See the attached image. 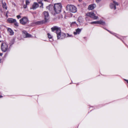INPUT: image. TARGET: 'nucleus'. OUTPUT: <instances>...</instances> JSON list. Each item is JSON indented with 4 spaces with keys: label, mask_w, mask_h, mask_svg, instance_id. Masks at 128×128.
<instances>
[{
    "label": "nucleus",
    "mask_w": 128,
    "mask_h": 128,
    "mask_svg": "<svg viewBox=\"0 0 128 128\" xmlns=\"http://www.w3.org/2000/svg\"><path fill=\"white\" fill-rule=\"evenodd\" d=\"M16 17L18 19H19L21 18V16L20 15H17L16 16Z\"/></svg>",
    "instance_id": "393cba45"
},
{
    "label": "nucleus",
    "mask_w": 128,
    "mask_h": 128,
    "mask_svg": "<svg viewBox=\"0 0 128 128\" xmlns=\"http://www.w3.org/2000/svg\"><path fill=\"white\" fill-rule=\"evenodd\" d=\"M46 8L48 9L53 14H54L53 10L54 8V6L50 4L47 6Z\"/></svg>",
    "instance_id": "9d476101"
},
{
    "label": "nucleus",
    "mask_w": 128,
    "mask_h": 128,
    "mask_svg": "<svg viewBox=\"0 0 128 128\" xmlns=\"http://www.w3.org/2000/svg\"><path fill=\"white\" fill-rule=\"evenodd\" d=\"M2 54L0 53V56H2Z\"/></svg>",
    "instance_id": "bb28decb"
},
{
    "label": "nucleus",
    "mask_w": 128,
    "mask_h": 128,
    "mask_svg": "<svg viewBox=\"0 0 128 128\" xmlns=\"http://www.w3.org/2000/svg\"><path fill=\"white\" fill-rule=\"evenodd\" d=\"M22 32V34L24 38H29L31 36V35L28 33L25 30H23Z\"/></svg>",
    "instance_id": "1a4fd4ad"
},
{
    "label": "nucleus",
    "mask_w": 128,
    "mask_h": 128,
    "mask_svg": "<svg viewBox=\"0 0 128 128\" xmlns=\"http://www.w3.org/2000/svg\"><path fill=\"white\" fill-rule=\"evenodd\" d=\"M67 10L70 12L75 13L77 11V8L75 6L71 4H68L66 6Z\"/></svg>",
    "instance_id": "7ed1b4c3"
},
{
    "label": "nucleus",
    "mask_w": 128,
    "mask_h": 128,
    "mask_svg": "<svg viewBox=\"0 0 128 128\" xmlns=\"http://www.w3.org/2000/svg\"><path fill=\"white\" fill-rule=\"evenodd\" d=\"M37 1H38V4H41V6H40V7L43 8V3H42V1H39L38 0Z\"/></svg>",
    "instance_id": "a211bd4d"
},
{
    "label": "nucleus",
    "mask_w": 128,
    "mask_h": 128,
    "mask_svg": "<svg viewBox=\"0 0 128 128\" xmlns=\"http://www.w3.org/2000/svg\"><path fill=\"white\" fill-rule=\"evenodd\" d=\"M79 20V18H78V20Z\"/></svg>",
    "instance_id": "f704fd0d"
},
{
    "label": "nucleus",
    "mask_w": 128,
    "mask_h": 128,
    "mask_svg": "<svg viewBox=\"0 0 128 128\" xmlns=\"http://www.w3.org/2000/svg\"><path fill=\"white\" fill-rule=\"evenodd\" d=\"M107 30L108 31V32H109L110 33L112 34V32H110V31L109 30Z\"/></svg>",
    "instance_id": "c85d7f7f"
},
{
    "label": "nucleus",
    "mask_w": 128,
    "mask_h": 128,
    "mask_svg": "<svg viewBox=\"0 0 128 128\" xmlns=\"http://www.w3.org/2000/svg\"><path fill=\"white\" fill-rule=\"evenodd\" d=\"M23 8H26L27 7V6L26 4L23 6Z\"/></svg>",
    "instance_id": "b1692460"
},
{
    "label": "nucleus",
    "mask_w": 128,
    "mask_h": 128,
    "mask_svg": "<svg viewBox=\"0 0 128 128\" xmlns=\"http://www.w3.org/2000/svg\"><path fill=\"white\" fill-rule=\"evenodd\" d=\"M1 49L3 52H6L8 49L7 44L5 42L2 43L1 45Z\"/></svg>",
    "instance_id": "39448f33"
},
{
    "label": "nucleus",
    "mask_w": 128,
    "mask_h": 128,
    "mask_svg": "<svg viewBox=\"0 0 128 128\" xmlns=\"http://www.w3.org/2000/svg\"><path fill=\"white\" fill-rule=\"evenodd\" d=\"M28 19L26 17H24L22 19L20 20V23L24 25L28 23Z\"/></svg>",
    "instance_id": "20e7f679"
},
{
    "label": "nucleus",
    "mask_w": 128,
    "mask_h": 128,
    "mask_svg": "<svg viewBox=\"0 0 128 128\" xmlns=\"http://www.w3.org/2000/svg\"><path fill=\"white\" fill-rule=\"evenodd\" d=\"M30 2L28 0H26V4L27 6L29 4Z\"/></svg>",
    "instance_id": "aec40b11"
},
{
    "label": "nucleus",
    "mask_w": 128,
    "mask_h": 128,
    "mask_svg": "<svg viewBox=\"0 0 128 128\" xmlns=\"http://www.w3.org/2000/svg\"><path fill=\"white\" fill-rule=\"evenodd\" d=\"M125 80L128 83V80H126V79H125Z\"/></svg>",
    "instance_id": "cd10ccee"
},
{
    "label": "nucleus",
    "mask_w": 128,
    "mask_h": 128,
    "mask_svg": "<svg viewBox=\"0 0 128 128\" xmlns=\"http://www.w3.org/2000/svg\"><path fill=\"white\" fill-rule=\"evenodd\" d=\"M2 96H0V98H2Z\"/></svg>",
    "instance_id": "7c9ffc66"
},
{
    "label": "nucleus",
    "mask_w": 128,
    "mask_h": 128,
    "mask_svg": "<svg viewBox=\"0 0 128 128\" xmlns=\"http://www.w3.org/2000/svg\"><path fill=\"white\" fill-rule=\"evenodd\" d=\"M8 32L10 35H13L14 34V32L10 28H8Z\"/></svg>",
    "instance_id": "4468645a"
},
{
    "label": "nucleus",
    "mask_w": 128,
    "mask_h": 128,
    "mask_svg": "<svg viewBox=\"0 0 128 128\" xmlns=\"http://www.w3.org/2000/svg\"><path fill=\"white\" fill-rule=\"evenodd\" d=\"M76 22H72V24H76Z\"/></svg>",
    "instance_id": "a878e982"
},
{
    "label": "nucleus",
    "mask_w": 128,
    "mask_h": 128,
    "mask_svg": "<svg viewBox=\"0 0 128 128\" xmlns=\"http://www.w3.org/2000/svg\"><path fill=\"white\" fill-rule=\"evenodd\" d=\"M8 11L6 12V15H7V13H8Z\"/></svg>",
    "instance_id": "2f4dec72"
},
{
    "label": "nucleus",
    "mask_w": 128,
    "mask_h": 128,
    "mask_svg": "<svg viewBox=\"0 0 128 128\" xmlns=\"http://www.w3.org/2000/svg\"><path fill=\"white\" fill-rule=\"evenodd\" d=\"M98 24H102L103 25H106V23L104 22L102 20H100L98 22Z\"/></svg>",
    "instance_id": "f3484780"
},
{
    "label": "nucleus",
    "mask_w": 128,
    "mask_h": 128,
    "mask_svg": "<svg viewBox=\"0 0 128 128\" xmlns=\"http://www.w3.org/2000/svg\"><path fill=\"white\" fill-rule=\"evenodd\" d=\"M14 24L16 26H18V24L16 21L14 22Z\"/></svg>",
    "instance_id": "4be33fe9"
},
{
    "label": "nucleus",
    "mask_w": 128,
    "mask_h": 128,
    "mask_svg": "<svg viewBox=\"0 0 128 128\" xmlns=\"http://www.w3.org/2000/svg\"><path fill=\"white\" fill-rule=\"evenodd\" d=\"M66 34V37H70L72 36V35H69L68 34Z\"/></svg>",
    "instance_id": "5701e85b"
},
{
    "label": "nucleus",
    "mask_w": 128,
    "mask_h": 128,
    "mask_svg": "<svg viewBox=\"0 0 128 128\" xmlns=\"http://www.w3.org/2000/svg\"><path fill=\"white\" fill-rule=\"evenodd\" d=\"M8 11L6 12V15H7V13H8Z\"/></svg>",
    "instance_id": "473e14b6"
},
{
    "label": "nucleus",
    "mask_w": 128,
    "mask_h": 128,
    "mask_svg": "<svg viewBox=\"0 0 128 128\" xmlns=\"http://www.w3.org/2000/svg\"><path fill=\"white\" fill-rule=\"evenodd\" d=\"M39 6V5L37 3L34 2L32 6V7L30 8V9H32L33 10L36 9Z\"/></svg>",
    "instance_id": "9b49d317"
},
{
    "label": "nucleus",
    "mask_w": 128,
    "mask_h": 128,
    "mask_svg": "<svg viewBox=\"0 0 128 128\" xmlns=\"http://www.w3.org/2000/svg\"><path fill=\"white\" fill-rule=\"evenodd\" d=\"M78 1L79 2H81L82 1V0H78Z\"/></svg>",
    "instance_id": "c756f323"
},
{
    "label": "nucleus",
    "mask_w": 128,
    "mask_h": 128,
    "mask_svg": "<svg viewBox=\"0 0 128 128\" xmlns=\"http://www.w3.org/2000/svg\"><path fill=\"white\" fill-rule=\"evenodd\" d=\"M1 42V41L0 40V42Z\"/></svg>",
    "instance_id": "72a5a7b5"
},
{
    "label": "nucleus",
    "mask_w": 128,
    "mask_h": 128,
    "mask_svg": "<svg viewBox=\"0 0 128 128\" xmlns=\"http://www.w3.org/2000/svg\"><path fill=\"white\" fill-rule=\"evenodd\" d=\"M96 7V4H94L90 5L88 7V8L89 10H92L94 9Z\"/></svg>",
    "instance_id": "ddd939ff"
},
{
    "label": "nucleus",
    "mask_w": 128,
    "mask_h": 128,
    "mask_svg": "<svg viewBox=\"0 0 128 128\" xmlns=\"http://www.w3.org/2000/svg\"><path fill=\"white\" fill-rule=\"evenodd\" d=\"M81 30V29H80L79 28H78L76 30V32H74V34L75 35L77 34H78L80 32Z\"/></svg>",
    "instance_id": "dca6fc26"
},
{
    "label": "nucleus",
    "mask_w": 128,
    "mask_h": 128,
    "mask_svg": "<svg viewBox=\"0 0 128 128\" xmlns=\"http://www.w3.org/2000/svg\"><path fill=\"white\" fill-rule=\"evenodd\" d=\"M49 15L48 12L44 11L42 14V16L44 18L45 22H46L48 20Z\"/></svg>",
    "instance_id": "423d86ee"
},
{
    "label": "nucleus",
    "mask_w": 128,
    "mask_h": 128,
    "mask_svg": "<svg viewBox=\"0 0 128 128\" xmlns=\"http://www.w3.org/2000/svg\"><path fill=\"white\" fill-rule=\"evenodd\" d=\"M8 22L10 23H14L16 21V20L15 19H14L12 18H8Z\"/></svg>",
    "instance_id": "2eb2a0df"
},
{
    "label": "nucleus",
    "mask_w": 128,
    "mask_h": 128,
    "mask_svg": "<svg viewBox=\"0 0 128 128\" xmlns=\"http://www.w3.org/2000/svg\"><path fill=\"white\" fill-rule=\"evenodd\" d=\"M48 35L49 38H52V36L49 33L48 34Z\"/></svg>",
    "instance_id": "412c9836"
},
{
    "label": "nucleus",
    "mask_w": 128,
    "mask_h": 128,
    "mask_svg": "<svg viewBox=\"0 0 128 128\" xmlns=\"http://www.w3.org/2000/svg\"><path fill=\"white\" fill-rule=\"evenodd\" d=\"M118 6V2L114 1H113V3H111L110 4V8L112 9L115 10L116 9V6Z\"/></svg>",
    "instance_id": "0eeeda50"
},
{
    "label": "nucleus",
    "mask_w": 128,
    "mask_h": 128,
    "mask_svg": "<svg viewBox=\"0 0 128 128\" xmlns=\"http://www.w3.org/2000/svg\"><path fill=\"white\" fill-rule=\"evenodd\" d=\"M51 29L52 32H55L57 34L58 39H63L66 37V34L61 32L60 28L55 26L52 27Z\"/></svg>",
    "instance_id": "f257e3e1"
},
{
    "label": "nucleus",
    "mask_w": 128,
    "mask_h": 128,
    "mask_svg": "<svg viewBox=\"0 0 128 128\" xmlns=\"http://www.w3.org/2000/svg\"><path fill=\"white\" fill-rule=\"evenodd\" d=\"M46 22H45L44 20H42L36 22H34V24L37 25H40Z\"/></svg>",
    "instance_id": "f8f14e48"
},
{
    "label": "nucleus",
    "mask_w": 128,
    "mask_h": 128,
    "mask_svg": "<svg viewBox=\"0 0 128 128\" xmlns=\"http://www.w3.org/2000/svg\"><path fill=\"white\" fill-rule=\"evenodd\" d=\"M62 7V4L60 3L56 4H54V8L53 10L54 14L60 13L61 11Z\"/></svg>",
    "instance_id": "f03ea898"
},
{
    "label": "nucleus",
    "mask_w": 128,
    "mask_h": 128,
    "mask_svg": "<svg viewBox=\"0 0 128 128\" xmlns=\"http://www.w3.org/2000/svg\"><path fill=\"white\" fill-rule=\"evenodd\" d=\"M99 21H94L92 22H91V24H98V22Z\"/></svg>",
    "instance_id": "6ab92c4d"
},
{
    "label": "nucleus",
    "mask_w": 128,
    "mask_h": 128,
    "mask_svg": "<svg viewBox=\"0 0 128 128\" xmlns=\"http://www.w3.org/2000/svg\"><path fill=\"white\" fill-rule=\"evenodd\" d=\"M86 15L93 18L94 20L97 19L98 17V16H95L94 14L92 12H89L87 13L86 14Z\"/></svg>",
    "instance_id": "6e6552de"
}]
</instances>
